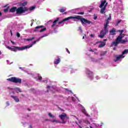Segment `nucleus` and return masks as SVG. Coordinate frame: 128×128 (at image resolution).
Listing matches in <instances>:
<instances>
[{
  "instance_id": "2",
  "label": "nucleus",
  "mask_w": 128,
  "mask_h": 128,
  "mask_svg": "<svg viewBox=\"0 0 128 128\" xmlns=\"http://www.w3.org/2000/svg\"><path fill=\"white\" fill-rule=\"evenodd\" d=\"M110 24V21L108 20H106V23L104 24V30H102L100 35H99V38H102L104 37V36L108 32V26Z\"/></svg>"
},
{
  "instance_id": "62",
  "label": "nucleus",
  "mask_w": 128,
  "mask_h": 128,
  "mask_svg": "<svg viewBox=\"0 0 128 128\" xmlns=\"http://www.w3.org/2000/svg\"><path fill=\"white\" fill-rule=\"evenodd\" d=\"M12 94H14V92H12Z\"/></svg>"
},
{
  "instance_id": "49",
  "label": "nucleus",
  "mask_w": 128,
  "mask_h": 128,
  "mask_svg": "<svg viewBox=\"0 0 128 128\" xmlns=\"http://www.w3.org/2000/svg\"><path fill=\"white\" fill-rule=\"evenodd\" d=\"M60 110H62V112H64V110L62 109L61 108H60Z\"/></svg>"
},
{
  "instance_id": "33",
  "label": "nucleus",
  "mask_w": 128,
  "mask_h": 128,
  "mask_svg": "<svg viewBox=\"0 0 128 128\" xmlns=\"http://www.w3.org/2000/svg\"><path fill=\"white\" fill-rule=\"evenodd\" d=\"M32 23L30 24V26H32V25L34 24V19H32L31 20Z\"/></svg>"
},
{
  "instance_id": "20",
  "label": "nucleus",
  "mask_w": 128,
  "mask_h": 128,
  "mask_svg": "<svg viewBox=\"0 0 128 128\" xmlns=\"http://www.w3.org/2000/svg\"><path fill=\"white\" fill-rule=\"evenodd\" d=\"M44 28V26H37L35 28L36 30H34V32H38V30H38V28Z\"/></svg>"
},
{
  "instance_id": "24",
  "label": "nucleus",
  "mask_w": 128,
  "mask_h": 128,
  "mask_svg": "<svg viewBox=\"0 0 128 128\" xmlns=\"http://www.w3.org/2000/svg\"><path fill=\"white\" fill-rule=\"evenodd\" d=\"M59 12H66V8L62 7L61 9L59 10Z\"/></svg>"
},
{
  "instance_id": "64",
  "label": "nucleus",
  "mask_w": 128,
  "mask_h": 128,
  "mask_svg": "<svg viewBox=\"0 0 128 128\" xmlns=\"http://www.w3.org/2000/svg\"><path fill=\"white\" fill-rule=\"evenodd\" d=\"M85 36H86V35H85Z\"/></svg>"
},
{
  "instance_id": "52",
  "label": "nucleus",
  "mask_w": 128,
  "mask_h": 128,
  "mask_svg": "<svg viewBox=\"0 0 128 128\" xmlns=\"http://www.w3.org/2000/svg\"><path fill=\"white\" fill-rule=\"evenodd\" d=\"M106 40H108V39H104V40H103L104 42H106Z\"/></svg>"
},
{
  "instance_id": "10",
  "label": "nucleus",
  "mask_w": 128,
  "mask_h": 128,
  "mask_svg": "<svg viewBox=\"0 0 128 128\" xmlns=\"http://www.w3.org/2000/svg\"><path fill=\"white\" fill-rule=\"evenodd\" d=\"M40 41V38L36 40H34L33 42H32V44L30 45H28L26 46H24L25 48V50H27V48H32L34 44H36V42H39Z\"/></svg>"
},
{
  "instance_id": "22",
  "label": "nucleus",
  "mask_w": 128,
  "mask_h": 128,
  "mask_svg": "<svg viewBox=\"0 0 128 128\" xmlns=\"http://www.w3.org/2000/svg\"><path fill=\"white\" fill-rule=\"evenodd\" d=\"M108 53V52L107 51H104V52H101L100 56H105V54H106Z\"/></svg>"
},
{
  "instance_id": "53",
  "label": "nucleus",
  "mask_w": 128,
  "mask_h": 128,
  "mask_svg": "<svg viewBox=\"0 0 128 128\" xmlns=\"http://www.w3.org/2000/svg\"><path fill=\"white\" fill-rule=\"evenodd\" d=\"M10 42H11L12 44H14V41L11 40Z\"/></svg>"
},
{
  "instance_id": "61",
  "label": "nucleus",
  "mask_w": 128,
  "mask_h": 128,
  "mask_svg": "<svg viewBox=\"0 0 128 128\" xmlns=\"http://www.w3.org/2000/svg\"><path fill=\"white\" fill-rule=\"evenodd\" d=\"M74 22H76V20H74Z\"/></svg>"
},
{
  "instance_id": "47",
  "label": "nucleus",
  "mask_w": 128,
  "mask_h": 128,
  "mask_svg": "<svg viewBox=\"0 0 128 128\" xmlns=\"http://www.w3.org/2000/svg\"><path fill=\"white\" fill-rule=\"evenodd\" d=\"M10 32L11 36H12V30H10Z\"/></svg>"
},
{
  "instance_id": "28",
  "label": "nucleus",
  "mask_w": 128,
  "mask_h": 128,
  "mask_svg": "<svg viewBox=\"0 0 128 128\" xmlns=\"http://www.w3.org/2000/svg\"><path fill=\"white\" fill-rule=\"evenodd\" d=\"M26 4H28V2H24L23 3L21 4L20 6H26Z\"/></svg>"
},
{
  "instance_id": "45",
  "label": "nucleus",
  "mask_w": 128,
  "mask_h": 128,
  "mask_svg": "<svg viewBox=\"0 0 128 128\" xmlns=\"http://www.w3.org/2000/svg\"><path fill=\"white\" fill-rule=\"evenodd\" d=\"M90 36H91V38H94V35L93 34H91Z\"/></svg>"
},
{
  "instance_id": "59",
  "label": "nucleus",
  "mask_w": 128,
  "mask_h": 128,
  "mask_svg": "<svg viewBox=\"0 0 128 128\" xmlns=\"http://www.w3.org/2000/svg\"><path fill=\"white\" fill-rule=\"evenodd\" d=\"M53 122H58V121H56V120H53Z\"/></svg>"
},
{
  "instance_id": "51",
  "label": "nucleus",
  "mask_w": 128,
  "mask_h": 128,
  "mask_svg": "<svg viewBox=\"0 0 128 128\" xmlns=\"http://www.w3.org/2000/svg\"><path fill=\"white\" fill-rule=\"evenodd\" d=\"M113 50H116V47H114V48H113Z\"/></svg>"
},
{
  "instance_id": "32",
  "label": "nucleus",
  "mask_w": 128,
  "mask_h": 128,
  "mask_svg": "<svg viewBox=\"0 0 128 128\" xmlns=\"http://www.w3.org/2000/svg\"><path fill=\"white\" fill-rule=\"evenodd\" d=\"M48 115L50 118H54V116H52V113H48Z\"/></svg>"
},
{
  "instance_id": "56",
  "label": "nucleus",
  "mask_w": 128,
  "mask_h": 128,
  "mask_svg": "<svg viewBox=\"0 0 128 128\" xmlns=\"http://www.w3.org/2000/svg\"><path fill=\"white\" fill-rule=\"evenodd\" d=\"M47 88H50V86H47Z\"/></svg>"
},
{
  "instance_id": "31",
  "label": "nucleus",
  "mask_w": 128,
  "mask_h": 128,
  "mask_svg": "<svg viewBox=\"0 0 128 128\" xmlns=\"http://www.w3.org/2000/svg\"><path fill=\"white\" fill-rule=\"evenodd\" d=\"M34 40V38L32 37L30 38H27L26 40H28V42H30V40Z\"/></svg>"
},
{
  "instance_id": "11",
  "label": "nucleus",
  "mask_w": 128,
  "mask_h": 128,
  "mask_svg": "<svg viewBox=\"0 0 128 128\" xmlns=\"http://www.w3.org/2000/svg\"><path fill=\"white\" fill-rule=\"evenodd\" d=\"M124 58V55H122V54H120V55H118V56H116V58L114 59V62H118V60H120V58Z\"/></svg>"
},
{
  "instance_id": "40",
  "label": "nucleus",
  "mask_w": 128,
  "mask_h": 128,
  "mask_svg": "<svg viewBox=\"0 0 128 128\" xmlns=\"http://www.w3.org/2000/svg\"><path fill=\"white\" fill-rule=\"evenodd\" d=\"M112 20V16H110L108 18V20Z\"/></svg>"
},
{
  "instance_id": "55",
  "label": "nucleus",
  "mask_w": 128,
  "mask_h": 128,
  "mask_svg": "<svg viewBox=\"0 0 128 128\" xmlns=\"http://www.w3.org/2000/svg\"><path fill=\"white\" fill-rule=\"evenodd\" d=\"M28 112H30V108H28Z\"/></svg>"
},
{
  "instance_id": "8",
  "label": "nucleus",
  "mask_w": 128,
  "mask_h": 128,
  "mask_svg": "<svg viewBox=\"0 0 128 128\" xmlns=\"http://www.w3.org/2000/svg\"><path fill=\"white\" fill-rule=\"evenodd\" d=\"M86 74H88V78H90V80H94V73L92 72L91 71H90V70H86Z\"/></svg>"
},
{
  "instance_id": "35",
  "label": "nucleus",
  "mask_w": 128,
  "mask_h": 128,
  "mask_svg": "<svg viewBox=\"0 0 128 128\" xmlns=\"http://www.w3.org/2000/svg\"><path fill=\"white\" fill-rule=\"evenodd\" d=\"M78 14H81V15L84 14V12H78Z\"/></svg>"
},
{
  "instance_id": "42",
  "label": "nucleus",
  "mask_w": 128,
  "mask_h": 128,
  "mask_svg": "<svg viewBox=\"0 0 128 128\" xmlns=\"http://www.w3.org/2000/svg\"><path fill=\"white\" fill-rule=\"evenodd\" d=\"M108 6V2H106V4H104V7H105V8H106V6Z\"/></svg>"
},
{
  "instance_id": "60",
  "label": "nucleus",
  "mask_w": 128,
  "mask_h": 128,
  "mask_svg": "<svg viewBox=\"0 0 128 128\" xmlns=\"http://www.w3.org/2000/svg\"><path fill=\"white\" fill-rule=\"evenodd\" d=\"M2 54V52L0 51V56Z\"/></svg>"
},
{
  "instance_id": "43",
  "label": "nucleus",
  "mask_w": 128,
  "mask_h": 128,
  "mask_svg": "<svg viewBox=\"0 0 128 128\" xmlns=\"http://www.w3.org/2000/svg\"><path fill=\"white\" fill-rule=\"evenodd\" d=\"M6 106H10V102H6Z\"/></svg>"
},
{
  "instance_id": "41",
  "label": "nucleus",
  "mask_w": 128,
  "mask_h": 128,
  "mask_svg": "<svg viewBox=\"0 0 128 128\" xmlns=\"http://www.w3.org/2000/svg\"><path fill=\"white\" fill-rule=\"evenodd\" d=\"M66 50L68 52V54H70V50H68V48H66Z\"/></svg>"
},
{
  "instance_id": "15",
  "label": "nucleus",
  "mask_w": 128,
  "mask_h": 128,
  "mask_svg": "<svg viewBox=\"0 0 128 128\" xmlns=\"http://www.w3.org/2000/svg\"><path fill=\"white\" fill-rule=\"evenodd\" d=\"M60 20V18H56V20H55L53 22H52V28H54V26H56V22H58V20Z\"/></svg>"
},
{
  "instance_id": "7",
  "label": "nucleus",
  "mask_w": 128,
  "mask_h": 128,
  "mask_svg": "<svg viewBox=\"0 0 128 128\" xmlns=\"http://www.w3.org/2000/svg\"><path fill=\"white\" fill-rule=\"evenodd\" d=\"M12 48H11V50L12 52H18V50H26L24 46L22 47L13 46Z\"/></svg>"
},
{
  "instance_id": "26",
  "label": "nucleus",
  "mask_w": 128,
  "mask_h": 128,
  "mask_svg": "<svg viewBox=\"0 0 128 128\" xmlns=\"http://www.w3.org/2000/svg\"><path fill=\"white\" fill-rule=\"evenodd\" d=\"M46 30V28L44 27V28L41 29L39 32H42Z\"/></svg>"
},
{
  "instance_id": "29",
  "label": "nucleus",
  "mask_w": 128,
  "mask_h": 128,
  "mask_svg": "<svg viewBox=\"0 0 128 128\" xmlns=\"http://www.w3.org/2000/svg\"><path fill=\"white\" fill-rule=\"evenodd\" d=\"M34 8H36V6H31L30 8H29V10H34Z\"/></svg>"
},
{
  "instance_id": "12",
  "label": "nucleus",
  "mask_w": 128,
  "mask_h": 128,
  "mask_svg": "<svg viewBox=\"0 0 128 128\" xmlns=\"http://www.w3.org/2000/svg\"><path fill=\"white\" fill-rule=\"evenodd\" d=\"M10 97L12 98L16 102H20V98H18V96H14L12 95L10 96Z\"/></svg>"
},
{
  "instance_id": "36",
  "label": "nucleus",
  "mask_w": 128,
  "mask_h": 128,
  "mask_svg": "<svg viewBox=\"0 0 128 128\" xmlns=\"http://www.w3.org/2000/svg\"><path fill=\"white\" fill-rule=\"evenodd\" d=\"M16 36H18V38H20V34L19 32H18L16 34Z\"/></svg>"
},
{
  "instance_id": "58",
  "label": "nucleus",
  "mask_w": 128,
  "mask_h": 128,
  "mask_svg": "<svg viewBox=\"0 0 128 128\" xmlns=\"http://www.w3.org/2000/svg\"><path fill=\"white\" fill-rule=\"evenodd\" d=\"M84 36L82 37V40H84Z\"/></svg>"
},
{
  "instance_id": "5",
  "label": "nucleus",
  "mask_w": 128,
  "mask_h": 128,
  "mask_svg": "<svg viewBox=\"0 0 128 128\" xmlns=\"http://www.w3.org/2000/svg\"><path fill=\"white\" fill-rule=\"evenodd\" d=\"M28 8L26 7H22V6H20L17 8L16 10V14H24L26 12H28Z\"/></svg>"
},
{
  "instance_id": "17",
  "label": "nucleus",
  "mask_w": 128,
  "mask_h": 128,
  "mask_svg": "<svg viewBox=\"0 0 128 128\" xmlns=\"http://www.w3.org/2000/svg\"><path fill=\"white\" fill-rule=\"evenodd\" d=\"M60 62V58H58L57 59H56V60L54 62V64H58Z\"/></svg>"
},
{
  "instance_id": "23",
  "label": "nucleus",
  "mask_w": 128,
  "mask_h": 128,
  "mask_svg": "<svg viewBox=\"0 0 128 128\" xmlns=\"http://www.w3.org/2000/svg\"><path fill=\"white\" fill-rule=\"evenodd\" d=\"M128 54V49H126L122 52V56H124V54Z\"/></svg>"
},
{
  "instance_id": "46",
  "label": "nucleus",
  "mask_w": 128,
  "mask_h": 128,
  "mask_svg": "<svg viewBox=\"0 0 128 128\" xmlns=\"http://www.w3.org/2000/svg\"><path fill=\"white\" fill-rule=\"evenodd\" d=\"M90 52H94V50H92V49L90 48V50H89Z\"/></svg>"
},
{
  "instance_id": "27",
  "label": "nucleus",
  "mask_w": 128,
  "mask_h": 128,
  "mask_svg": "<svg viewBox=\"0 0 128 128\" xmlns=\"http://www.w3.org/2000/svg\"><path fill=\"white\" fill-rule=\"evenodd\" d=\"M114 32H116V29H114V28H113L110 31V34H114Z\"/></svg>"
},
{
  "instance_id": "25",
  "label": "nucleus",
  "mask_w": 128,
  "mask_h": 128,
  "mask_svg": "<svg viewBox=\"0 0 128 128\" xmlns=\"http://www.w3.org/2000/svg\"><path fill=\"white\" fill-rule=\"evenodd\" d=\"M10 10V6H8L6 8H5L4 10V12H8V10Z\"/></svg>"
},
{
  "instance_id": "21",
  "label": "nucleus",
  "mask_w": 128,
  "mask_h": 128,
  "mask_svg": "<svg viewBox=\"0 0 128 128\" xmlns=\"http://www.w3.org/2000/svg\"><path fill=\"white\" fill-rule=\"evenodd\" d=\"M14 90H16V92H17V94H18V92H22V90H20V88H14Z\"/></svg>"
},
{
  "instance_id": "13",
  "label": "nucleus",
  "mask_w": 128,
  "mask_h": 128,
  "mask_svg": "<svg viewBox=\"0 0 128 128\" xmlns=\"http://www.w3.org/2000/svg\"><path fill=\"white\" fill-rule=\"evenodd\" d=\"M98 42H100V44L98 46V48H104V46H106V42H102V41H100L99 42H96V44H98Z\"/></svg>"
},
{
  "instance_id": "48",
  "label": "nucleus",
  "mask_w": 128,
  "mask_h": 128,
  "mask_svg": "<svg viewBox=\"0 0 128 128\" xmlns=\"http://www.w3.org/2000/svg\"><path fill=\"white\" fill-rule=\"evenodd\" d=\"M2 16V13L0 12V16Z\"/></svg>"
},
{
  "instance_id": "37",
  "label": "nucleus",
  "mask_w": 128,
  "mask_h": 128,
  "mask_svg": "<svg viewBox=\"0 0 128 128\" xmlns=\"http://www.w3.org/2000/svg\"><path fill=\"white\" fill-rule=\"evenodd\" d=\"M38 80H42V78L41 76H38Z\"/></svg>"
},
{
  "instance_id": "16",
  "label": "nucleus",
  "mask_w": 128,
  "mask_h": 128,
  "mask_svg": "<svg viewBox=\"0 0 128 128\" xmlns=\"http://www.w3.org/2000/svg\"><path fill=\"white\" fill-rule=\"evenodd\" d=\"M106 0L102 1L101 4L99 6V8H102L103 6H104V4H106Z\"/></svg>"
},
{
  "instance_id": "4",
  "label": "nucleus",
  "mask_w": 128,
  "mask_h": 128,
  "mask_svg": "<svg viewBox=\"0 0 128 128\" xmlns=\"http://www.w3.org/2000/svg\"><path fill=\"white\" fill-rule=\"evenodd\" d=\"M126 42H128V38H126L124 40L122 39L118 42H112L111 44V46H118V44H126Z\"/></svg>"
},
{
  "instance_id": "9",
  "label": "nucleus",
  "mask_w": 128,
  "mask_h": 128,
  "mask_svg": "<svg viewBox=\"0 0 128 128\" xmlns=\"http://www.w3.org/2000/svg\"><path fill=\"white\" fill-rule=\"evenodd\" d=\"M126 34H120L119 36H118L116 38V39L115 41L113 42H120V40H122V38H124V36Z\"/></svg>"
},
{
  "instance_id": "63",
  "label": "nucleus",
  "mask_w": 128,
  "mask_h": 128,
  "mask_svg": "<svg viewBox=\"0 0 128 128\" xmlns=\"http://www.w3.org/2000/svg\"><path fill=\"white\" fill-rule=\"evenodd\" d=\"M10 90H12V88H10Z\"/></svg>"
},
{
  "instance_id": "54",
  "label": "nucleus",
  "mask_w": 128,
  "mask_h": 128,
  "mask_svg": "<svg viewBox=\"0 0 128 128\" xmlns=\"http://www.w3.org/2000/svg\"><path fill=\"white\" fill-rule=\"evenodd\" d=\"M79 30H82V27H79Z\"/></svg>"
},
{
  "instance_id": "34",
  "label": "nucleus",
  "mask_w": 128,
  "mask_h": 128,
  "mask_svg": "<svg viewBox=\"0 0 128 128\" xmlns=\"http://www.w3.org/2000/svg\"><path fill=\"white\" fill-rule=\"evenodd\" d=\"M120 22H122V20H118V22L116 23V26H118V24H120Z\"/></svg>"
},
{
  "instance_id": "19",
  "label": "nucleus",
  "mask_w": 128,
  "mask_h": 128,
  "mask_svg": "<svg viewBox=\"0 0 128 128\" xmlns=\"http://www.w3.org/2000/svg\"><path fill=\"white\" fill-rule=\"evenodd\" d=\"M100 14H106V12H104V10H106V6L105 7H102V8H100Z\"/></svg>"
},
{
  "instance_id": "6",
  "label": "nucleus",
  "mask_w": 128,
  "mask_h": 128,
  "mask_svg": "<svg viewBox=\"0 0 128 128\" xmlns=\"http://www.w3.org/2000/svg\"><path fill=\"white\" fill-rule=\"evenodd\" d=\"M59 118H60L62 120V122H60V123L62 124H66V121L64 120L65 118H66L67 120H68L69 118L68 117L66 116V114L64 112H63L62 114L60 115Z\"/></svg>"
},
{
  "instance_id": "30",
  "label": "nucleus",
  "mask_w": 128,
  "mask_h": 128,
  "mask_svg": "<svg viewBox=\"0 0 128 128\" xmlns=\"http://www.w3.org/2000/svg\"><path fill=\"white\" fill-rule=\"evenodd\" d=\"M45 36H48V34H44V35L42 36L41 37L39 38V40L42 38H45Z\"/></svg>"
},
{
  "instance_id": "57",
  "label": "nucleus",
  "mask_w": 128,
  "mask_h": 128,
  "mask_svg": "<svg viewBox=\"0 0 128 128\" xmlns=\"http://www.w3.org/2000/svg\"><path fill=\"white\" fill-rule=\"evenodd\" d=\"M92 10H94V8H91L90 10V11H92Z\"/></svg>"
},
{
  "instance_id": "18",
  "label": "nucleus",
  "mask_w": 128,
  "mask_h": 128,
  "mask_svg": "<svg viewBox=\"0 0 128 128\" xmlns=\"http://www.w3.org/2000/svg\"><path fill=\"white\" fill-rule=\"evenodd\" d=\"M82 112L85 114V116H90V115L86 112V109L84 108H82Z\"/></svg>"
},
{
  "instance_id": "3",
  "label": "nucleus",
  "mask_w": 128,
  "mask_h": 128,
  "mask_svg": "<svg viewBox=\"0 0 128 128\" xmlns=\"http://www.w3.org/2000/svg\"><path fill=\"white\" fill-rule=\"evenodd\" d=\"M7 80L10 82H14V84H22V78L16 77H11L7 78Z\"/></svg>"
},
{
  "instance_id": "38",
  "label": "nucleus",
  "mask_w": 128,
  "mask_h": 128,
  "mask_svg": "<svg viewBox=\"0 0 128 128\" xmlns=\"http://www.w3.org/2000/svg\"><path fill=\"white\" fill-rule=\"evenodd\" d=\"M119 32H120V34H122L124 32V30H119Z\"/></svg>"
},
{
  "instance_id": "14",
  "label": "nucleus",
  "mask_w": 128,
  "mask_h": 128,
  "mask_svg": "<svg viewBox=\"0 0 128 128\" xmlns=\"http://www.w3.org/2000/svg\"><path fill=\"white\" fill-rule=\"evenodd\" d=\"M16 10H17V8L16 6H14V7L12 8L10 10L9 12H16Z\"/></svg>"
},
{
  "instance_id": "44",
  "label": "nucleus",
  "mask_w": 128,
  "mask_h": 128,
  "mask_svg": "<svg viewBox=\"0 0 128 128\" xmlns=\"http://www.w3.org/2000/svg\"><path fill=\"white\" fill-rule=\"evenodd\" d=\"M98 18V16H94V20H96Z\"/></svg>"
},
{
  "instance_id": "39",
  "label": "nucleus",
  "mask_w": 128,
  "mask_h": 128,
  "mask_svg": "<svg viewBox=\"0 0 128 128\" xmlns=\"http://www.w3.org/2000/svg\"><path fill=\"white\" fill-rule=\"evenodd\" d=\"M6 48L10 50H12V48L10 47V46H6Z\"/></svg>"
},
{
  "instance_id": "1",
  "label": "nucleus",
  "mask_w": 128,
  "mask_h": 128,
  "mask_svg": "<svg viewBox=\"0 0 128 128\" xmlns=\"http://www.w3.org/2000/svg\"><path fill=\"white\" fill-rule=\"evenodd\" d=\"M71 18H74V20H80V22H81V24H92L91 21H90V20L82 18V16H70L67 18H65L64 19H63L62 20H61L58 22V24H62L63 22H66V20H71Z\"/></svg>"
},
{
  "instance_id": "50",
  "label": "nucleus",
  "mask_w": 128,
  "mask_h": 128,
  "mask_svg": "<svg viewBox=\"0 0 128 128\" xmlns=\"http://www.w3.org/2000/svg\"><path fill=\"white\" fill-rule=\"evenodd\" d=\"M48 120H48V119H45V121L46 122H48Z\"/></svg>"
}]
</instances>
